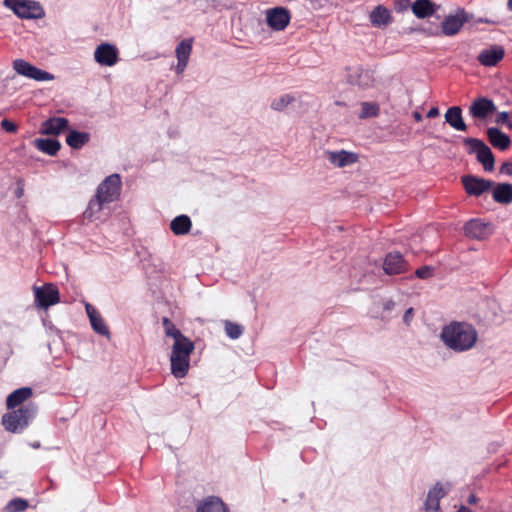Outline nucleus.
<instances>
[{
	"mask_svg": "<svg viewBox=\"0 0 512 512\" xmlns=\"http://www.w3.org/2000/svg\"><path fill=\"white\" fill-rule=\"evenodd\" d=\"M440 338L449 349L466 351L475 345L478 332L468 322L452 321L442 328Z\"/></svg>",
	"mask_w": 512,
	"mask_h": 512,
	"instance_id": "1",
	"label": "nucleus"
},
{
	"mask_svg": "<svg viewBox=\"0 0 512 512\" xmlns=\"http://www.w3.org/2000/svg\"><path fill=\"white\" fill-rule=\"evenodd\" d=\"M37 406L34 403L22 405L19 409L6 413L2 417L5 429L12 433L22 432L36 416Z\"/></svg>",
	"mask_w": 512,
	"mask_h": 512,
	"instance_id": "2",
	"label": "nucleus"
},
{
	"mask_svg": "<svg viewBox=\"0 0 512 512\" xmlns=\"http://www.w3.org/2000/svg\"><path fill=\"white\" fill-rule=\"evenodd\" d=\"M463 142L469 147L468 153L476 155L477 161L482 164L485 171L491 172L494 170V154L483 140L469 137L465 138Z\"/></svg>",
	"mask_w": 512,
	"mask_h": 512,
	"instance_id": "3",
	"label": "nucleus"
},
{
	"mask_svg": "<svg viewBox=\"0 0 512 512\" xmlns=\"http://www.w3.org/2000/svg\"><path fill=\"white\" fill-rule=\"evenodd\" d=\"M4 6L21 19H39L44 16V9L33 0H4Z\"/></svg>",
	"mask_w": 512,
	"mask_h": 512,
	"instance_id": "4",
	"label": "nucleus"
},
{
	"mask_svg": "<svg viewBox=\"0 0 512 512\" xmlns=\"http://www.w3.org/2000/svg\"><path fill=\"white\" fill-rule=\"evenodd\" d=\"M474 18L472 13L467 12L464 8H457L454 14L444 17L441 22L443 36L452 37L457 35L466 23H470Z\"/></svg>",
	"mask_w": 512,
	"mask_h": 512,
	"instance_id": "5",
	"label": "nucleus"
},
{
	"mask_svg": "<svg viewBox=\"0 0 512 512\" xmlns=\"http://www.w3.org/2000/svg\"><path fill=\"white\" fill-rule=\"evenodd\" d=\"M34 303L38 309H48L60 302V293L56 285L46 283L43 286H34Z\"/></svg>",
	"mask_w": 512,
	"mask_h": 512,
	"instance_id": "6",
	"label": "nucleus"
},
{
	"mask_svg": "<svg viewBox=\"0 0 512 512\" xmlns=\"http://www.w3.org/2000/svg\"><path fill=\"white\" fill-rule=\"evenodd\" d=\"M121 191V177L119 174L107 176L97 187L96 195L104 202L112 203L118 199Z\"/></svg>",
	"mask_w": 512,
	"mask_h": 512,
	"instance_id": "7",
	"label": "nucleus"
},
{
	"mask_svg": "<svg viewBox=\"0 0 512 512\" xmlns=\"http://www.w3.org/2000/svg\"><path fill=\"white\" fill-rule=\"evenodd\" d=\"M13 69L21 76L27 77L29 79L43 82V81H51L54 79V75L42 70L28 61L24 59H15L13 61Z\"/></svg>",
	"mask_w": 512,
	"mask_h": 512,
	"instance_id": "8",
	"label": "nucleus"
},
{
	"mask_svg": "<svg viewBox=\"0 0 512 512\" xmlns=\"http://www.w3.org/2000/svg\"><path fill=\"white\" fill-rule=\"evenodd\" d=\"M461 182L465 192L469 196L479 197L485 192H488L494 185L492 180H488L472 174L463 175Z\"/></svg>",
	"mask_w": 512,
	"mask_h": 512,
	"instance_id": "9",
	"label": "nucleus"
},
{
	"mask_svg": "<svg viewBox=\"0 0 512 512\" xmlns=\"http://www.w3.org/2000/svg\"><path fill=\"white\" fill-rule=\"evenodd\" d=\"M346 71V79L349 84L357 86L361 89H368L373 86L374 77L370 70L364 69L362 66L357 65L353 67H347Z\"/></svg>",
	"mask_w": 512,
	"mask_h": 512,
	"instance_id": "10",
	"label": "nucleus"
},
{
	"mask_svg": "<svg viewBox=\"0 0 512 512\" xmlns=\"http://www.w3.org/2000/svg\"><path fill=\"white\" fill-rule=\"evenodd\" d=\"M463 230L466 237L476 240L487 239L493 233L492 225L479 218H473L467 221Z\"/></svg>",
	"mask_w": 512,
	"mask_h": 512,
	"instance_id": "11",
	"label": "nucleus"
},
{
	"mask_svg": "<svg viewBox=\"0 0 512 512\" xmlns=\"http://www.w3.org/2000/svg\"><path fill=\"white\" fill-rule=\"evenodd\" d=\"M290 20V11L285 7L278 6L266 11V23L274 31H283Z\"/></svg>",
	"mask_w": 512,
	"mask_h": 512,
	"instance_id": "12",
	"label": "nucleus"
},
{
	"mask_svg": "<svg viewBox=\"0 0 512 512\" xmlns=\"http://www.w3.org/2000/svg\"><path fill=\"white\" fill-rule=\"evenodd\" d=\"M451 489V484H442L437 482L427 493L424 503L426 511L438 512L440 510V500L445 497Z\"/></svg>",
	"mask_w": 512,
	"mask_h": 512,
	"instance_id": "13",
	"label": "nucleus"
},
{
	"mask_svg": "<svg viewBox=\"0 0 512 512\" xmlns=\"http://www.w3.org/2000/svg\"><path fill=\"white\" fill-rule=\"evenodd\" d=\"M408 264L400 252H390L385 256L383 270L387 275H397L407 271Z\"/></svg>",
	"mask_w": 512,
	"mask_h": 512,
	"instance_id": "14",
	"label": "nucleus"
},
{
	"mask_svg": "<svg viewBox=\"0 0 512 512\" xmlns=\"http://www.w3.org/2000/svg\"><path fill=\"white\" fill-rule=\"evenodd\" d=\"M97 63L103 66H113L118 60V50L110 43H101L94 52Z\"/></svg>",
	"mask_w": 512,
	"mask_h": 512,
	"instance_id": "15",
	"label": "nucleus"
},
{
	"mask_svg": "<svg viewBox=\"0 0 512 512\" xmlns=\"http://www.w3.org/2000/svg\"><path fill=\"white\" fill-rule=\"evenodd\" d=\"M496 111L494 102L487 97L476 98L469 107V113L477 119H486Z\"/></svg>",
	"mask_w": 512,
	"mask_h": 512,
	"instance_id": "16",
	"label": "nucleus"
},
{
	"mask_svg": "<svg viewBox=\"0 0 512 512\" xmlns=\"http://www.w3.org/2000/svg\"><path fill=\"white\" fill-rule=\"evenodd\" d=\"M505 56V50L501 45H492L482 50L477 56L479 63L485 67L496 66Z\"/></svg>",
	"mask_w": 512,
	"mask_h": 512,
	"instance_id": "17",
	"label": "nucleus"
},
{
	"mask_svg": "<svg viewBox=\"0 0 512 512\" xmlns=\"http://www.w3.org/2000/svg\"><path fill=\"white\" fill-rule=\"evenodd\" d=\"M69 129V120L65 117H50L42 122L40 132L44 135L58 136Z\"/></svg>",
	"mask_w": 512,
	"mask_h": 512,
	"instance_id": "18",
	"label": "nucleus"
},
{
	"mask_svg": "<svg viewBox=\"0 0 512 512\" xmlns=\"http://www.w3.org/2000/svg\"><path fill=\"white\" fill-rule=\"evenodd\" d=\"M489 143L496 149L505 151L511 146L510 136L502 132L498 127H489L486 130Z\"/></svg>",
	"mask_w": 512,
	"mask_h": 512,
	"instance_id": "19",
	"label": "nucleus"
},
{
	"mask_svg": "<svg viewBox=\"0 0 512 512\" xmlns=\"http://www.w3.org/2000/svg\"><path fill=\"white\" fill-rule=\"evenodd\" d=\"M190 354H170L171 373L176 378L187 375L190 367Z\"/></svg>",
	"mask_w": 512,
	"mask_h": 512,
	"instance_id": "20",
	"label": "nucleus"
},
{
	"mask_svg": "<svg viewBox=\"0 0 512 512\" xmlns=\"http://www.w3.org/2000/svg\"><path fill=\"white\" fill-rule=\"evenodd\" d=\"M439 8L440 6L432 0H415L411 5L412 13L418 19L433 16Z\"/></svg>",
	"mask_w": 512,
	"mask_h": 512,
	"instance_id": "21",
	"label": "nucleus"
},
{
	"mask_svg": "<svg viewBox=\"0 0 512 512\" xmlns=\"http://www.w3.org/2000/svg\"><path fill=\"white\" fill-rule=\"evenodd\" d=\"M327 159L336 167H345L358 161V155L346 150L328 151Z\"/></svg>",
	"mask_w": 512,
	"mask_h": 512,
	"instance_id": "22",
	"label": "nucleus"
},
{
	"mask_svg": "<svg viewBox=\"0 0 512 512\" xmlns=\"http://www.w3.org/2000/svg\"><path fill=\"white\" fill-rule=\"evenodd\" d=\"M445 122L457 131H466L467 125L462 116V109L460 106L449 107L444 115Z\"/></svg>",
	"mask_w": 512,
	"mask_h": 512,
	"instance_id": "23",
	"label": "nucleus"
},
{
	"mask_svg": "<svg viewBox=\"0 0 512 512\" xmlns=\"http://www.w3.org/2000/svg\"><path fill=\"white\" fill-rule=\"evenodd\" d=\"M492 198L499 204L507 205L512 203V184L497 183L493 185Z\"/></svg>",
	"mask_w": 512,
	"mask_h": 512,
	"instance_id": "24",
	"label": "nucleus"
},
{
	"mask_svg": "<svg viewBox=\"0 0 512 512\" xmlns=\"http://www.w3.org/2000/svg\"><path fill=\"white\" fill-rule=\"evenodd\" d=\"M90 139V133L81 132L76 129H68V133L66 135L67 145L74 150H80L90 141Z\"/></svg>",
	"mask_w": 512,
	"mask_h": 512,
	"instance_id": "25",
	"label": "nucleus"
},
{
	"mask_svg": "<svg viewBox=\"0 0 512 512\" xmlns=\"http://www.w3.org/2000/svg\"><path fill=\"white\" fill-rule=\"evenodd\" d=\"M370 22L375 27L386 26L392 22L390 10L382 5L376 6L370 13Z\"/></svg>",
	"mask_w": 512,
	"mask_h": 512,
	"instance_id": "26",
	"label": "nucleus"
},
{
	"mask_svg": "<svg viewBox=\"0 0 512 512\" xmlns=\"http://www.w3.org/2000/svg\"><path fill=\"white\" fill-rule=\"evenodd\" d=\"M34 146L41 152L55 156L61 149V143L55 138H36L34 140Z\"/></svg>",
	"mask_w": 512,
	"mask_h": 512,
	"instance_id": "27",
	"label": "nucleus"
},
{
	"mask_svg": "<svg viewBox=\"0 0 512 512\" xmlns=\"http://www.w3.org/2000/svg\"><path fill=\"white\" fill-rule=\"evenodd\" d=\"M33 394L30 387H22L14 390L10 393L6 399V405L8 409H14L15 407L24 403Z\"/></svg>",
	"mask_w": 512,
	"mask_h": 512,
	"instance_id": "28",
	"label": "nucleus"
},
{
	"mask_svg": "<svg viewBox=\"0 0 512 512\" xmlns=\"http://www.w3.org/2000/svg\"><path fill=\"white\" fill-rule=\"evenodd\" d=\"M192 221L189 216L181 214L176 216L170 223V229L175 235H186L189 233Z\"/></svg>",
	"mask_w": 512,
	"mask_h": 512,
	"instance_id": "29",
	"label": "nucleus"
},
{
	"mask_svg": "<svg viewBox=\"0 0 512 512\" xmlns=\"http://www.w3.org/2000/svg\"><path fill=\"white\" fill-rule=\"evenodd\" d=\"M107 204L102 199L98 198L95 194L94 197L89 201L87 208L82 214L83 220L93 222L98 219L97 214L103 209V205Z\"/></svg>",
	"mask_w": 512,
	"mask_h": 512,
	"instance_id": "30",
	"label": "nucleus"
},
{
	"mask_svg": "<svg viewBox=\"0 0 512 512\" xmlns=\"http://www.w3.org/2000/svg\"><path fill=\"white\" fill-rule=\"evenodd\" d=\"M196 512H228L223 501L214 496H210L206 498L200 505L197 507Z\"/></svg>",
	"mask_w": 512,
	"mask_h": 512,
	"instance_id": "31",
	"label": "nucleus"
},
{
	"mask_svg": "<svg viewBox=\"0 0 512 512\" xmlns=\"http://www.w3.org/2000/svg\"><path fill=\"white\" fill-rule=\"evenodd\" d=\"M174 344L172 352H193L195 349L194 342L184 336L181 332L180 335L173 338Z\"/></svg>",
	"mask_w": 512,
	"mask_h": 512,
	"instance_id": "32",
	"label": "nucleus"
},
{
	"mask_svg": "<svg viewBox=\"0 0 512 512\" xmlns=\"http://www.w3.org/2000/svg\"><path fill=\"white\" fill-rule=\"evenodd\" d=\"M194 4L203 13H206L209 10L221 11L222 9L226 8V6L223 5L220 0H195Z\"/></svg>",
	"mask_w": 512,
	"mask_h": 512,
	"instance_id": "33",
	"label": "nucleus"
},
{
	"mask_svg": "<svg viewBox=\"0 0 512 512\" xmlns=\"http://www.w3.org/2000/svg\"><path fill=\"white\" fill-rule=\"evenodd\" d=\"M224 328L227 336L231 339H238L244 331V327L230 320L224 321Z\"/></svg>",
	"mask_w": 512,
	"mask_h": 512,
	"instance_id": "34",
	"label": "nucleus"
},
{
	"mask_svg": "<svg viewBox=\"0 0 512 512\" xmlns=\"http://www.w3.org/2000/svg\"><path fill=\"white\" fill-rule=\"evenodd\" d=\"M28 501L22 498H14L10 500L5 508V512H23L28 508Z\"/></svg>",
	"mask_w": 512,
	"mask_h": 512,
	"instance_id": "35",
	"label": "nucleus"
},
{
	"mask_svg": "<svg viewBox=\"0 0 512 512\" xmlns=\"http://www.w3.org/2000/svg\"><path fill=\"white\" fill-rule=\"evenodd\" d=\"M90 323H91V327L92 329L98 333L99 335H102V336H109V329L104 321V319L102 318L101 314L96 316V317H93L91 320H90Z\"/></svg>",
	"mask_w": 512,
	"mask_h": 512,
	"instance_id": "36",
	"label": "nucleus"
},
{
	"mask_svg": "<svg viewBox=\"0 0 512 512\" xmlns=\"http://www.w3.org/2000/svg\"><path fill=\"white\" fill-rule=\"evenodd\" d=\"M192 50V40L184 39L176 46L177 58L189 59Z\"/></svg>",
	"mask_w": 512,
	"mask_h": 512,
	"instance_id": "37",
	"label": "nucleus"
},
{
	"mask_svg": "<svg viewBox=\"0 0 512 512\" xmlns=\"http://www.w3.org/2000/svg\"><path fill=\"white\" fill-rule=\"evenodd\" d=\"M379 114V106L376 103L363 102L361 104L360 118L376 117Z\"/></svg>",
	"mask_w": 512,
	"mask_h": 512,
	"instance_id": "38",
	"label": "nucleus"
},
{
	"mask_svg": "<svg viewBox=\"0 0 512 512\" xmlns=\"http://www.w3.org/2000/svg\"><path fill=\"white\" fill-rule=\"evenodd\" d=\"M420 31L429 37L443 36L441 24L439 25L437 23H426L422 25Z\"/></svg>",
	"mask_w": 512,
	"mask_h": 512,
	"instance_id": "39",
	"label": "nucleus"
},
{
	"mask_svg": "<svg viewBox=\"0 0 512 512\" xmlns=\"http://www.w3.org/2000/svg\"><path fill=\"white\" fill-rule=\"evenodd\" d=\"M294 98L289 94H284L280 96L279 98H275L271 102V108L275 111H282L285 107H287Z\"/></svg>",
	"mask_w": 512,
	"mask_h": 512,
	"instance_id": "40",
	"label": "nucleus"
},
{
	"mask_svg": "<svg viewBox=\"0 0 512 512\" xmlns=\"http://www.w3.org/2000/svg\"><path fill=\"white\" fill-rule=\"evenodd\" d=\"M162 324L165 330V334L168 337L174 338L175 336L180 335V330L176 328L174 323L167 317L162 319Z\"/></svg>",
	"mask_w": 512,
	"mask_h": 512,
	"instance_id": "41",
	"label": "nucleus"
},
{
	"mask_svg": "<svg viewBox=\"0 0 512 512\" xmlns=\"http://www.w3.org/2000/svg\"><path fill=\"white\" fill-rule=\"evenodd\" d=\"M433 271V267L425 265L416 269L415 276L419 279H429L433 276Z\"/></svg>",
	"mask_w": 512,
	"mask_h": 512,
	"instance_id": "42",
	"label": "nucleus"
},
{
	"mask_svg": "<svg viewBox=\"0 0 512 512\" xmlns=\"http://www.w3.org/2000/svg\"><path fill=\"white\" fill-rule=\"evenodd\" d=\"M411 5L410 0H396L394 9L397 13H401L407 11L409 8L411 9Z\"/></svg>",
	"mask_w": 512,
	"mask_h": 512,
	"instance_id": "43",
	"label": "nucleus"
},
{
	"mask_svg": "<svg viewBox=\"0 0 512 512\" xmlns=\"http://www.w3.org/2000/svg\"><path fill=\"white\" fill-rule=\"evenodd\" d=\"M496 123L501 124V125H506L510 129L512 128V123L510 121V115L506 111L498 113L497 118H496Z\"/></svg>",
	"mask_w": 512,
	"mask_h": 512,
	"instance_id": "44",
	"label": "nucleus"
},
{
	"mask_svg": "<svg viewBox=\"0 0 512 512\" xmlns=\"http://www.w3.org/2000/svg\"><path fill=\"white\" fill-rule=\"evenodd\" d=\"M0 124L2 129L8 133H16L18 130V126L9 119H3Z\"/></svg>",
	"mask_w": 512,
	"mask_h": 512,
	"instance_id": "45",
	"label": "nucleus"
},
{
	"mask_svg": "<svg viewBox=\"0 0 512 512\" xmlns=\"http://www.w3.org/2000/svg\"><path fill=\"white\" fill-rule=\"evenodd\" d=\"M499 173L512 176V162H504L501 167L499 168Z\"/></svg>",
	"mask_w": 512,
	"mask_h": 512,
	"instance_id": "46",
	"label": "nucleus"
},
{
	"mask_svg": "<svg viewBox=\"0 0 512 512\" xmlns=\"http://www.w3.org/2000/svg\"><path fill=\"white\" fill-rule=\"evenodd\" d=\"M85 310L89 317V320H91L93 317L100 315V313L96 310V308L90 303H87L85 305Z\"/></svg>",
	"mask_w": 512,
	"mask_h": 512,
	"instance_id": "47",
	"label": "nucleus"
},
{
	"mask_svg": "<svg viewBox=\"0 0 512 512\" xmlns=\"http://www.w3.org/2000/svg\"><path fill=\"white\" fill-rule=\"evenodd\" d=\"M177 59H178V63H177V66H176V72L178 74H181L185 70V68H186V66L188 64L189 59H182V58H177Z\"/></svg>",
	"mask_w": 512,
	"mask_h": 512,
	"instance_id": "48",
	"label": "nucleus"
},
{
	"mask_svg": "<svg viewBox=\"0 0 512 512\" xmlns=\"http://www.w3.org/2000/svg\"><path fill=\"white\" fill-rule=\"evenodd\" d=\"M413 315H414V309L413 308H408L404 315H403V322L406 324V325H409L412 318H413Z\"/></svg>",
	"mask_w": 512,
	"mask_h": 512,
	"instance_id": "49",
	"label": "nucleus"
},
{
	"mask_svg": "<svg viewBox=\"0 0 512 512\" xmlns=\"http://www.w3.org/2000/svg\"><path fill=\"white\" fill-rule=\"evenodd\" d=\"M471 22H473V24H478V23L495 24L496 23L495 21L490 20L488 18H478V19L473 18V20Z\"/></svg>",
	"mask_w": 512,
	"mask_h": 512,
	"instance_id": "50",
	"label": "nucleus"
},
{
	"mask_svg": "<svg viewBox=\"0 0 512 512\" xmlns=\"http://www.w3.org/2000/svg\"><path fill=\"white\" fill-rule=\"evenodd\" d=\"M394 307H395V302L393 300H387L383 304V309L385 311H391L394 309Z\"/></svg>",
	"mask_w": 512,
	"mask_h": 512,
	"instance_id": "51",
	"label": "nucleus"
},
{
	"mask_svg": "<svg viewBox=\"0 0 512 512\" xmlns=\"http://www.w3.org/2000/svg\"><path fill=\"white\" fill-rule=\"evenodd\" d=\"M439 115V109L437 107H432L427 113V118H435Z\"/></svg>",
	"mask_w": 512,
	"mask_h": 512,
	"instance_id": "52",
	"label": "nucleus"
},
{
	"mask_svg": "<svg viewBox=\"0 0 512 512\" xmlns=\"http://www.w3.org/2000/svg\"><path fill=\"white\" fill-rule=\"evenodd\" d=\"M412 116H413V118H414L417 122H420V121H422V119H423V116H422V114H421L419 111H414V112L412 113Z\"/></svg>",
	"mask_w": 512,
	"mask_h": 512,
	"instance_id": "53",
	"label": "nucleus"
},
{
	"mask_svg": "<svg viewBox=\"0 0 512 512\" xmlns=\"http://www.w3.org/2000/svg\"><path fill=\"white\" fill-rule=\"evenodd\" d=\"M477 500H478V499H477V497H476L474 494H471V495L468 497L467 502H468L469 504H475V503L477 502Z\"/></svg>",
	"mask_w": 512,
	"mask_h": 512,
	"instance_id": "54",
	"label": "nucleus"
},
{
	"mask_svg": "<svg viewBox=\"0 0 512 512\" xmlns=\"http://www.w3.org/2000/svg\"><path fill=\"white\" fill-rule=\"evenodd\" d=\"M15 194H16L17 198H20L23 195V189L22 188H17Z\"/></svg>",
	"mask_w": 512,
	"mask_h": 512,
	"instance_id": "55",
	"label": "nucleus"
},
{
	"mask_svg": "<svg viewBox=\"0 0 512 512\" xmlns=\"http://www.w3.org/2000/svg\"><path fill=\"white\" fill-rule=\"evenodd\" d=\"M457 512H472V511L465 506H461Z\"/></svg>",
	"mask_w": 512,
	"mask_h": 512,
	"instance_id": "56",
	"label": "nucleus"
},
{
	"mask_svg": "<svg viewBox=\"0 0 512 512\" xmlns=\"http://www.w3.org/2000/svg\"><path fill=\"white\" fill-rule=\"evenodd\" d=\"M507 7H508V10L512 11V0H508Z\"/></svg>",
	"mask_w": 512,
	"mask_h": 512,
	"instance_id": "57",
	"label": "nucleus"
},
{
	"mask_svg": "<svg viewBox=\"0 0 512 512\" xmlns=\"http://www.w3.org/2000/svg\"><path fill=\"white\" fill-rule=\"evenodd\" d=\"M31 446H32L33 448H35V449H36V448H39V447H40V442H34V443H32V444H31Z\"/></svg>",
	"mask_w": 512,
	"mask_h": 512,
	"instance_id": "58",
	"label": "nucleus"
}]
</instances>
